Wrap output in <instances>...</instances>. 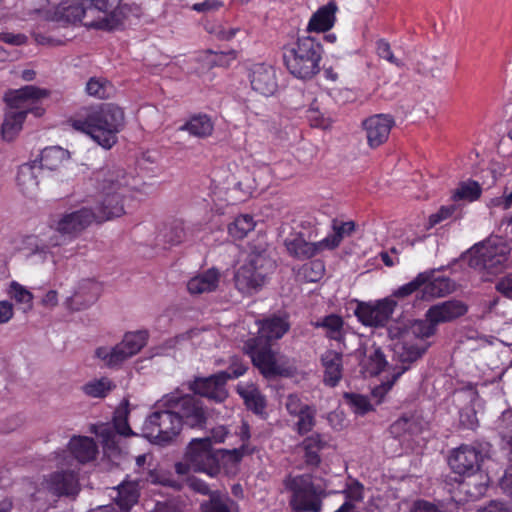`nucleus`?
Returning a JSON list of instances; mask_svg holds the SVG:
<instances>
[{
	"label": "nucleus",
	"instance_id": "5701e85b",
	"mask_svg": "<svg viewBox=\"0 0 512 512\" xmlns=\"http://www.w3.org/2000/svg\"><path fill=\"white\" fill-rule=\"evenodd\" d=\"M68 452L62 451L78 466L90 462L98 453L94 440L87 436H73L68 443Z\"/></svg>",
	"mask_w": 512,
	"mask_h": 512
},
{
	"label": "nucleus",
	"instance_id": "a211bd4d",
	"mask_svg": "<svg viewBox=\"0 0 512 512\" xmlns=\"http://www.w3.org/2000/svg\"><path fill=\"white\" fill-rule=\"evenodd\" d=\"M395 122L388 114H376L366 118L362 122L367 144L370 148H377L384 144L390 134Z\"/></svg>",
	"mask_w": 512,
	"mask_h": 512
},
{
	"label": "nucleus",
	"instance_id": "4468645a",
	"mask_svg": "<svg viewBox=\"0 0 512 512\" xmlns=\"http://www.w3.org/2000/svg\"><path fill=\"white\" fill-rule=\"evenodd\" d=\"M147 331L126 333L115 346H101L95 350V357L108 368H118L126 360L136 355L147 343Z\"/></svg>",
	"mask_w": 512,
	"mask_h": 512
},
{
	"label": "nucleus",
	"instance_id": "6e6552de",
	"mask_svg": "<svg viewBox=\"0 0 512 512\" xmlns=\"http://www.w3.org/2000/svg\"><path fill=\"white\" fill-rule=\"evenodd\" d=\"M321 44L313 37H299L295 46L284 53L289 72L300 79H310L320 71Z\"/></svg>",
	"mask_w": 512,
	"mask_h": 512
},
{
	"label": "nucleus",
	"instance_id": "20e7f679",
	"mask_svg": "<svg viewBox=\"0 0 512 512\" xmlns=\"http://www.w3.org/2000/svg\"><path fill=\"white\" fill-rule=\"evenodd\" d=\"M134 180L121 168L108 169L99 179V199L94 213L98 222L120 217L125 213L124 200L130 195Z\"/></svg>",
	"mask_w": 512,
	"mask_h": 512
},
{
	"label": "nucleus",
	"instance_id": "ea45409f",
	"mask_svg": "<svg viewBox=\"0 0 512 512\" xmlns=\"http://www.w3.org/2000/svg\"><path fill=\"white\" fill-rule=\"evenodd\" d=\"M137 482L123 483L117 488V496L115 497V506L125 509L129 512L130 508L138 501L139 493Z\"/></svg>",
	"mask_w": 512,
	"mask_h": 512
},
{
	"label": "nucleus",
	"instance_id": "8fccbe9b",
	"mask_svg": "<svg viewBox=\"0 0 512 512\" xmlns=\"http://www.w3.org/2000/svg\"><path fill=\"white\" fill-rule=\"evenodd\" d=\"M113 87L110 82L104 78L92 77L86 84V92L90 96L99 99L110 97Z\"/></svg>",
	"mask_w": 512,
	"mask_h": 512
},
{
	"label": "nucleus",
	"instance_id": "7c9ffc66",
	"mask_svg": "<svg viewBox=\"0 0 512 512\" xmlns=\"http://www.w3.org/2000/svg\"><path fill=\"white\" fill-rule=\"evenodd\" d=\"M337 6L334 2L320 7L315 13L312 14L308 25V32H326L330 30L336 20L335 13Z\"/></svg>",
	"mask_w": 512,
	"mask_h": 512
},
{
	"label": "nucleus",
	"instance_id": "7ed1b4c3",
	"mask_svg": "<svg viewBox=\"0 0 512 512\" xmlns=\"http://www.w3.org/2000/svg\"><path fill=\"white\" fill-rule=\"evenodd\" d=\"M48 95V90L33 85L8 91L4 97L8 110L2 124L3 138L7 141L13 140L21 131L28 113H32L36 117L42 116L44 109L36 106V102Z\"/></svg>",
	"mask_w": 512,
	"mask_h": 512
},
{
	"label": "nucleus",
	"instance_id": "0eeeda50",
	"mask_svg": "<svg viewBox=\"0 0 512 512\" xmlns=\"http://www.w3.org/2000/svg\"><path fill=\"white\" fill-rule=\"evenodd\" d=\"M243 351L266 378L291 376L295 371L290 359L273 351L270 344L263 341L261 337L247 339L243 344Z\"/></svg>",
	"mask_w": 512,
	"mask_h": 512
},
{
	"label": "nucleus",
	"instance_id": "13d9d810",
	"mask_svg": "<svg viewBox=\"0 0 512 512\" xmlns=\"http://www.w3.org/2000/svg\"><path fill=\"white\" fill-rule=\"evenodd\" d=\"M458 206L456 204H450L442 206L436 213L429 216V225L435 226L436 224L452 217L457 211Z\"/></svg>",
	"mask_w": 512,
	"mask_h": 512
},
{
	"label": "nucleus",
	"instance_id": "338daca9",
	"mask_svg": "<svg viewBox=\"0 0 512 512\" xmlns=\"http://www.w3.org/2000/svg\"><path fill=\"white\" fill-rule=\"evenodd\" d=\"M410 512H442V510L434 503L418 500L413 503Z\"/></svg>",
	"mask_w": 512,
	"mask_h": 512
},
{
	"label": "nucleus",
	"instance_id": "c85d7f7f",
	"mask_svg": "<svg viewBox=\"0 0 512 512\" xmlns=\"http://www.w3.org/2000/svg\"><path fill=\"white\" fill-rule=\"evenodd\" d=\"M66 240H68L67 236L56 229L53 221L47 231L38 237L33 254L38 255L42 260H46L50 254V248L61 246L66 243Z\"/></svg>",
	"mask_w": 512,
	"mask_h": 512
},
{
	"label": "nucleus",
	"instance_id": "c03bdc74",
	"mask_svg": "<svg viewBox=\"0 0 512 512\" xmlns=\"http://www.w3.org/2000/svg\"><path fill=\"white\" fill-rule=\"evenodd\" d=\"M135 482L160 484L173 488H179L180 486L176 480L172 479L165 472L152 468H148L147 471H143L140 476L135 478Z\"/></svg>",
	"mask_w": 512,
	"mask_h": 512
},
{
	"label": "nucleus",
	"instance_id": "393cba45",
	"mask_svg": "<svg viewBox=\"0 0 512 512\" xmlns=\"http://www.w3.org/2000/svg\"><path fill=\"white\" fill-rule=\"evenodd\" d=\"M323 367V382L329 387L338 385L343 375V354L341 351L327 350L320 358Z\"/></svg>",
	"mask_w": 512,
	"mask_h": 512
},
{
	"label": "nucleus",
	"instance_id": "f704fd0d",
	"mask_svg": "<svg viewBox=\"0 0 512 512\" xmlns=\"http://www.w3.org/2000/svg\"><path fill=\"white\" fill-rule=\"evenodd\" d=\"M285 244L290 254L299 258H311L325 250L324 245L320 244V241L310 243L301 236H295L291 239H287Z\"/></svg>",
	"mask_w": 512,
	"mask_h": 512
},
{
	"label": "nucleus",
	"instance_id": "bb28decb",
	"mask_svg": "<svg viewBox=\"0 0 512 512\" xmlns=\"http://www.w3.org/2000/svg\"><path fill=\"white\" fill-rule=\"evenodd\" d=\"M259 336L266 343L281 339L290 329V322L287 316H276L265 318L257 322Z\"/></svg>",
	"mask_w": 512,
	"mask_h": 512
},
{
	"label": "nucleus",
	"instance_id": "a18cd8bd",
	"mask_svg": "<svg viewBox=\"0 0 512 512\" xmlns=\"http://www.w3.org/2000/svg\"><path fill=\"white\" fill-rule=\"evenodd\" d=\"M254 227L255 222L253 217L248 214H244L235 218V220L228 226V232L230 236L235 239H243L254 229Z\"/></svg>",
	"mask_w": 512,
	"mask_h": 512
},
{
	"label": "nucleus",
	"instance_id": "09e8293b",
	"mask_svg": "<svg viewBox=\"0 0 512 512\" xmlns=\"http://www.w3.org/2000/svg\"><path fill=\"white\" fill-rule=\"evenodd\" d=\"M316 408L314 406H309L303 412L298 414L297 422L295 423L294 430L299 435H305L313 430L316 425Z\"/></svg>",
	"mask_w": 512,
	"mask_h": 512
},
{
	"label": "nucleus",
	"instance_id": "bf43d9fd",
	"mask_svg": "<svg viewBox=\"0 0 512 512\" xmlns=\"http://www.w3.org/2000/svg\"><path fill=\"white\" fill-rule=\"evenodd\" d=\"M309 406L310 405L303 403L300 397L296 394H289L285 401L287 412L294 417L303 412Z\"/></svg>",
	"mask_w": 512,
	"mask_h": 512
},
{
	"label": "nucleus",
	"instance_id": "680f3d73",
	"mask_svg": "<svg viewBox=\"0 0 512 512\" xmlns=\"http://www.w3.org/2000/svg\"><path fill=\"white\" fill-rule=\"evenodd\" d=\"M241 31L238 27H230L224 25H218L211 30V33L214 34L216 39L221 41H230L232 40L237 33Z\"/></svg>",
	"mask_w": 512,
	"mask_h": 512
},
{
	"label": "nucleus",
	"instance_id": "f8f14e48",
	"mask_svg": "<svg viewBox=\"0 0 512 512\" xmlns=\"http://www.w3.org/2000/svg\"><path fill=\"white\" fill-rule=\"evenodd\" d=\"M58 470L44 477L41 488L57 497H74L80 491L78 465L65 453H56Z\"/></svg>",
	"mask_w": 512,
	"mask_h": 512
},
{
	"label": "nucleus",
	"instance_id": "a878e982",
	"mask_svg": "<svg viewBox=\"0 0 512 512\" xmlns=\"http://www.w3.org/2000/svg\"><path fill=\"white\" fill-rule=\"evenodd\" d=\"M41 174L42 166L36 161L25 163L19 167L16 182L24 195L33 197L37 194Z\"/></svg>",
	"mask_w": 512,
	"mask_h": 512
},
{
	"label": "nucleus",
	"instance_id": "a19ab883",
	"mask_svg": "<svg viewBox=\"0 0 512 512\" xmlns=\"http://www.w3.org/2000/svg\"><path fill=\"white\" fill-rule=\"evenodd\" d=\"M234 501L225 494L214 492L200 506V512H232Z\"/></svg>",
	"mask_w": 512,
	"mask_h": 512
},
{
	"label": "nucleus",
	"instance_id": "72a5a7b5",
	"mask_svg": "<svg viewBox=\"0 0 512 512\" xmlns=\"http://www.w3.org/2000/svg\"><path fill=\"white\" fill-rule=\"evenodd\" d=\"M356 225L354 221L332 220L333 233L320 241L325 249L332 250L337 248L345 237H349L355 231Z\"/></svg>",
	"mask_w": 512,
	"mask_h": 512
},
{
	"label": "nucleus",
	"instance_id": "69168bd1",
	"mask_svg": "<svg viewBox=\"0 0 512 512\" xmlns=\"http://www.w3.org/2000/svg\"><path fill=\"white\" fill-rule=\"evenodd\" d=\"M496 290L508 299L512 300V273L502 277L496 284Z\"/></svg>",
	"mask_w": 512,
	"mask_h": 512
},
{
	"label": "nucleus",
	"instance_id": "de8ad7c7",
	"mask_svg": "<svg viewBox=\"0 0 512 512\" xmlns=\"http://www.w3.org/2000/svg\"><path fill=\"white\" fill-rule=\"evenodd\" d=\"M420 431L417 419L414 416H403L396 420L390 427V432L395 437L405 434H417Z\"/></svg>",
	"mask_w": 512,
	"mask_h": 512
},
{
	"label": "nucleus",
	"instance_id": "1a4fd4ad",
	"mask_svg": "<svg viewBox=\"0 0 512 512\" xmlns=\"http://www.w3.org/2000/svg\"><path fill=\"white\" fill-rule=\"evenodd\" d=\"M274 262L265 251L252 250L234 275L236 288L243 294L252 295L262 288Z\"/></svg>",
	"mask_w": 512,
	"mask_h": 512
},
{
	"label": "nucleus",
	"instance_id": "79ce46f5",
	"mask_svg": "<svg viewBox=\"0 0 512 512\" xmlns=\"http://www.w3.org/2000/svg\"><path fill=\"white\" fill-rule=\"evenodd\" d=\"M238 393L244 399L245 404L251 410L256 413H261L265 406L266 401L264 396L260 393V391L254 386L241 387L237 388Z\"/></svg>",
	"mask_w": 512,
	"mask_h": 512
},
{
	"label": "nucleus",
	"instance_id": "774afa93",
	"mask_svg": "<svg viewBox=\"0 0 512 512\" xmlns=\"http://www.w3.org/2000/svg\"><path fill=\"white\" fill-rule=\"evenodd\" d=\"M500 488L506 495L512 497V463L505 469L500 480Z\"/></svg>",
	"mask_w": 512,
	"mask_h": 512
},
{
	"label": "nucleus",
	"instance_id": "aec40b11",
	"mask_svg": "<svg viewBox=\"0 0 512 512\" xmlns=\"http://www.w3.org/2000/svg\"><path fill=\"white\" fill-rule=\"evenodd\" d=\"M483 460L482 452L476 447L462 445L455 449L449 457V465L457 474H472L479 470Z\"/></svg>",
	"mask_w": 512,
	"mask_h": 512
},
{
	"label": "nucleus",
	"instance_id": "864d4df0",
	"mask_svg": "<svg viewBox=\"0 0 512 512\" xmlns=\"http://www.w3.org/2000/svg\"><path fill=\"white\" fill-rule=\"evenodd\" d=\"M9 295L16 302L26 305L29 309L32 308L33 295L23 285L13 281L10 284Z\"/></svg>",
	"mask_w": 512,
	"mask_h": 512
},
{
	"label": "nucleus",
	"instance_id": "6ab92c4d",
	"mask_svg": "<svg viewBox=\"0 0 512 512\" xmlns=\"http://www.w3.org/2000/svg\"><path fill=\"white\" fill-rule=\"evenodd\" d=\"M101 294V285L93 279H83L78 282L73 294L65 300V306L70 311H81L95 303Z\"/></svg>",
	"mask_w": 512,
	"mask_h": 512
},
{
	"label": "nucleus",
	"instance_id": "9b49d317",
	"mask_svg": "<svg viewBox=\"0 0 512 512\" xmlns=\"http://www.w3.org/2000/svg\"><path fill=\"white\" fill-rule=\"evenodd\" d=\"M286 489L291 493L289 505L295 512H321L326 492L316 486L311 476H287L284 480Z\"/></svg>",
	"mask_w": 512,
	"mask_h": 512
},
{
	"label": "nucleus",
	"instance_id": "c756f323",
	"mask_svg": "<svg viewBox=\"0 0 512 512\" xmlns=\"http://www.w3.org/2000/svg\"><path fill=\"white\" fill-rule=\"evenodd\" d=\"M327 443L319 433H312L303 439L298 445L304 452V462L308 467H318L321 463L320 452L326 447Z\"/></svg>",
	"mask_w": 512,
	"mask_h": 512
},
{
	"label": "nucleus",
	"instance_id": "0e129e2a",
	"mask_svg": "<svg viewBox=\"0 0 512 512\" xmlns=\"http://www.w3.org/2000/svg\"><path fill=\"white\" fill-rule=\"evenodd\" d=\"M0 40L13 46H21L27 43V36L22 33H10L3 32L0 33Z\"/></svg>",
	"mask_w": 512,
	"mask_h": 512
},
{
	"label": "nucleus",
	"instance_id": "412c9836",
	"mask_svg": "<svg viewBox=\"0 0 512 512\" xmlns=\"http://www.w3.org/2000/svg\"><path fill=\"white\" fill-rule=\"evenodd\" d=\"M228 376L224 372H218L206 378H198L191 384V389L201 396L216 402H223L227 396L225 384Z\"/></svg>",
	"mask_w": 512,
	"mask_h": 512
},
{
	"label": "nucleus",
	"instance_id": "f3484780",
	"mask_svg": "<svg viewBox=\"0 0 512 512\" xmlns=\"http://www.w3.org/2000/svg\"><path fill=\"white\" fill-rule=\"evenodd\" d=\"M396 302L392 299H383L375 305L359 303L355 309V315L365 326H384L392 316Z\"/></svg>",
	"mask_w": 512,
	"mask_h": 512
},
{
	"label": "nucleus",
	"instance_id": "4c0bfd02",
	"mask_svg": "<svg viewBox=\"0 0 512 512\" xmlns=\"http://www.w3.org/2000/svg\"><path fill=\"white\" fill-rule=\"evenodd\" d=\"M186 238V231L181 221H173L166 225L157 237L158 244L163 243V248L167 245L174 246L182 243Z\"/></svg>",
	"mask_w": 512,
	"mask_h": 512
},
{
	"label": "nucleus",
	"instance_id": "9d476101",
	"mask_svg": "<svg viewBox=\"0 0 512 512\" xmlns=\"http://www.w3.org/2000/svg\"><path fill=\"white\" fill-rule=\"evenodd\" d=\"M182 427L179 418L172 409L161 406L160 399L154 404L153 411L146 417L142 434L151 443L168 445L180 434Z\"/></svg>",
	"mask_w": 512,
	"mask_h": 512
},
{
	"label": "nucleus",
	"instance_id": "39448f33",
	"mask_svg": "<svg viewBox=\"0 0 512 512\" xmlns=\"http://www.w3.org/2000/svg\"><path fill=\"white\" fill-rule=\"evenodd\" d=\"M510 247L499 237H489L468 251V265L483 281H491L510 264Z\"/></svg>",
	"mask_w": 512,
	"mask_h": 512
},
{
	"label": "nucleus",
	"instance_id": "37998d69",
	"mask_svg": "<svg viewBox=\"0 0 512 512\" xmlns=\"http://www.w3.org/2000/svg\"><path fill=\"white\" fill-rule=\"evenodd\" d=\"M482 189L476 181L461 182L452 193L454 202L467 201L473 202L481 196Z\"/></svg>",
	"mask_w": 512,
	"mask_h": 512
},
{
	"label": "nucleus",
	"instance_id": "423d86ee",
	"mask_svg": "<svg viewBox=\"0 0 512 512\" xmlns=\"http://www.w3.org/2000/svg\"><path fill=\"white\" fill-rule=\"evenodd\" d=\"M227 452L214 449L210 438H193L186 446L182 460L175 464V470L179 475L193 471L215 477L221 469L219 455Z\"/></svg>",
	"mask_w": 512,
	"mask_h": 512
},
{
	"label": "nucleus",
	"instance_id": "f257e3e1",
	"mask_svg": "<svg viewBox=\"0 0 512 512\" xmlns=\"http://www.w3.org/2000/svg\"><path fill=\"white\" fill-rule=\"evenodd\" d=\"M467 311L464 303L457 300H449L430 307L425 319L415 320L400 332L399 340L394 344V357L401 363L392 374V379L376 388L378 391H388L396 380L408 370L410 363L418 360L427 351L430 343L427 339L436 333V327L440 323L452 321Z\"/></svg>",
	"mask_w": 512,
	"mask_h": 512
},
{
	"label": "nucleus",
	"instance_id": "dca6fc26",
	"mask_svg": "<svg viewBox=\"0 0 512 512\" xmlns=\"http://www.w3.org/2000/svg\"><path fill=\"white\" fill-rule=\"evenodd\" d=\"M98 222L94 210L82 207L78 210L66 212L54 220L56 229L66 235L68 240L75 239L92 223Z\"/></svg>",
	"mask_w": 512,
	"mask_h": 512
},
{
	"label": "nucleus",
	"instance_id": "cd10ccee",
	"mask_svg": "<svg viewBox=\"0 0 512 512\" xmlns=\"http://www.w3.org/2000/svg\"><path fill=\"white\" fill-rule=\"evenodd\" d=\"M421 274H428L429 277L422 285V299H430L436 297H443L453 292L454 283L444 276H435V270L422 272Z\"/></svg>",
	"mask_w": 512,
	"mask_h": 512
},
{
	"label": "nucleus",
	"instance_id": "e433bc0d",
	"mask_svg": "<svg viewBox=\"0 0 512 512\" xmlns=\"http://www.w3.org/2000/svg\"><path fill=\"white\" fill-rule=\"evenodd\" d=\"M69 159L70 153L68 150L59 146H52L42 150L40 163L38 164L42 166V170L53 171L62 167Z\"/></svg>",
	"mask_w": 512,
	"mask_h": 512
},
{
	"label": "nucleus",
	"instance_id": "c9c22d12",
	"mask_svg": "<svg viewBox=\"0 0 512 512\" xmlns=\"http://www.w3.org/2000/svg\"><path fill=\"white\" fill-rule=\"evenodd\" d=\"M313 325L316 328L324 329L327 338L343 343L345 330L344 320L341 316L330 314L317 320Z\"/></svg>",
	"mask_w": 512,
	"mask_h": 512
},
{
	"label": "nucleus",
	"instance_id": "e2e57ef3",
	"mask_svg": "<svg viewBox=\"0 0 512 512\" xmlns=\"http://www.w3.org/2000/svg\"><path fill=\"white\" fill-rule=\"evenodd\" d=\"M247 371V366L238 358H232L227 371H223L229 379H235L242 376Z\"/></svg>",
	"mask_w": 512,
	"mask_h": 512
},
{
	"label": "nucleus",
	"instance_id": "2eb2a0df",
	"mask_svg": "<svg viewBox=\"0 0 512 512\" xmlns=\"http://www.w3.org/2000/svg\"><path fill=\"white\" fill-rule=\"evenodd\" d=\"M127 416V410H118L115 412L113 424L101 423L92 426L91 432L101 439L103 449L106 452H114L118 449L119 436L134 434L128 424Z\"/></svg>",
	"mask_w": 512,
	"mask_h": 512
},
{
	"label": "nucleus",
	"instance_id": "5fc2aeb1",
	"mask_svg": "<svg viewBox=\"0 0 512 512\" xmlns=\"http://www.w3.org/2000/svg\"><path fill=\"white\" fill-rule=\"evenodd\" d=\"M325 267L322 261H312L303 266V275L308 282H317L324 274Z\"/></svg>",
	"mask_w": 512,
	"mask_h": 512
},
{
	"label": "nucleus",
	"instance_id": "f03ea898",
	"mask_svg": "<svg viewBox=\"0 0 512 512\" xmlns=\"http://www.w3.org/2000/svg\"><path fill=\"white\" fill-rule=\"evenodd\" d=\"M74 129L89 135L104 149L112 148L124 126L123 110L113 104L86 108L72 120Z\"/></svg>",
	"mask_w": 512,
	"mask_h": 512
},
{
	"label": "nucleus",
	"instance_id": "4be33fe9",
	"mask_svg": "<svg viewBox=\"0 0 512 512\" xmlns=\"http://www.w3.org/2000/svg\"><path fill=\"white\" fill-rule=\"evenodd\" d=\"M250 83L254 91L263 96H271L278 87L276 71L270 65L255 64L251 68Z\"/></svg>",
	"mask_w": 512,
	"mask_h": 512
},
{
	"label": "nucleus",
	"instance_id": "49530a36",
	"mask_svg": "<svg viewBox=\"0 0 512 512\" xmlns=\"http://www.w3.org/2000/svg\"><path fill=\"white\" fill-rule=\"evenodd\" d=\"M385 364L386 360L384 354L376 347H373V350L370 351L369 355L361 363L365 372L370 376L379 374L383 370Z\"/></svg>",
	"mask_w": 512,
	"mask_h": 512
},
{
	"label": "nucleus",
	"instance_id": "58836bf2",
	"mask_svg": "<svg viewBox=\"0 0 512 512\" xmlns=\"http://www.w3.org/2000/svg\"><path fill=\"white\" fill-rule=\"evenodd\" d=\"M180 130L187 131L190 135L204 138L213 132V122L207 115H196L190 118Z\"/></svg>",
	"mask_w": 512,
	"mask_h": 512
},
{
	"label": "nucleus",
	"instance_id": "b1692460",
	"mask_svg": "<svg viewBox=\"0 0 512 512\" xmlns=\"http://www.w3.org/2000/svg\"><path fill=\"white\" fill-rule=\"evenodd\" d=\"M97 11L91 4L84 7L82 0H63L55 9L53 19L65 23H76Z\"/></svg>",
	"mask_w": 512,
	"mask_h": 512
},
{
	"label": "nucleus",
	"instance_id": "6e6d98bb",
	"mask_svg": "<svg viewBox=\"0 0 512 512\" xmlns=\"http://www.w3.org/2000/svg\"><path fill=\"white\" fill-rule=\"evenodd\" d=\"M346 501L344 503H348L351 505V511H356L355 503L362 501L363 499V485L359 482H353L350 484L344 491Z\"/></svg>",
	"mask_w": 512,
	"mask_h": 512
},
{
	"label": "nucleus",
	"instance_id": "4d7b16f0",
	"mask_svg": "<svg viewBox=\"0 0 512 512\" xmlns=\"http://www.w3.org/2000/svg\"><path fill=\"white\" fill-rule=\"evenodd\" d=\"M348 403L353 407L354 411L358 414H365L371 410L372 406L367 397L359 394H345Z\"/></svg>",
	"mask_w": 512,
	"mask_h": 512
},
{
	"label": "nucleus",
	"instance_id": "2f4dec72",
	"mask_svg": "<svg viewBox=\"0 0 512 512\" xmlns=\"http://www.w3.org/2000/svg\"><path fill=\"white\" fill-rule=\"evenodd\" d=\"M219 280V271L211 268L192 277L187 283V289L191 294L209 293L217 289Z\"/></svg>",
	"mask_w": 512,
	"mask_h": 512
},
{
	"label": "nucleus",
	"instance_id": "3c124183",
	"mask_svg": "<svg viewBox=\"0 0 512 512\" xmlns=\"http://www.w3.org/2000/svg\"><path fill=\"white\" fill-rule=\"evenodd\" d=\"M114 385L108 378L92 380L84 385V392L92 397H103L112 390Z\"/></svg>",
	"mask_w": 512,
	"mask_h": 512
},
{
	"label": "nucleus",
	"instance_id": "473e14b6",
	"mask_svg": "<svg viewBox=\"0 0 512 512\" xmlns=\"http://www.w3.org/2000/svg\"><path fill=\"white\" fill-rule=\"evenodd\" d=\"M487 490L486 476L472 473L459 483L458 491L467 497V500L475 501L481 498Z\"/></svg>",
	"mask_w": 512,
	"mask_h": 512
},
{
	"label": "nucleus",
	"instance_id": "ddd939ff",
	"mask_svg": "<svg viewBox=\"0 0 512 512\" xmlns=\"http://www.w3.org/2000/svg\"><path fill=\"white\" fill-rule=\"evenodd\" d=\"M160 405L174 411L179 418L180 425L190 428H203L208 419V410L203 401L190 394H181L174 391L160 399Z\"/></svg>",
	"mask_w": 512,
	"mask_h": 512
},
{
	"label": "nucleus",
	"instance_id": "052dcab7",
	"mask_svg": "<svg viewBox=\"0 0 512 512\" xmlns=\"http://www.w3.org/2000/svg\"><path fill=\"white\" fill-rule=\"evenodd\" d=\"M376 50L379 57L387 60L388 62L398 67L402 65V63L394 56L390 44L386 40H378Z\"/></svg>",
	"mask_w": 512,
	"mask_h": 512
},
{
	"label": "nucleus",
	"instance_id": "603ef678",
	"mask_svg": "<svg viewBox=\"0 0 512 512\" xmlns=\"http://www.w3.org/2000/svg\"><path fill=\"white\" fill-rule=\"evenodd\" d=\"M428 277V274L419 273L412 281L400 286L397 290H395L393 295L395 297L404 298L418 291L419 289L422 290V285L425 283Z\"/></svg>",
	"mask_w": 512,
	"mask_h": 512
}]
</instances>
